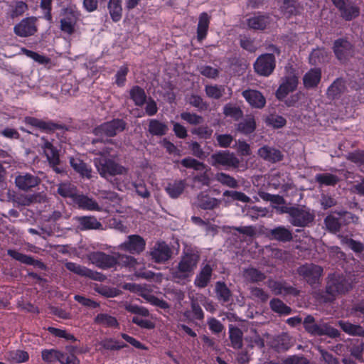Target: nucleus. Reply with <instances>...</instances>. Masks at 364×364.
I'll return each mask as SVG.
<instances>
[{"instance_id":"1","label":"nucleus","mask_w":364,"mask_h":364,"mask_svg":"<svg viewBox=\"0 0 364 364\" xmlns=\"http://www.w3.org/2000/svg\"><path fill=\"white\" fill-rule=\"evenodd\" d=\"M199 260V255L197 252L188 251L181 257L176 269L172 272L173 279L178 283H184L190 278L196 269Z\"/></svg>"},{"instance_id":"2","label":"nucleus","mask_w":364,"mask_h":364,"mask_svg":"<svg viewBox=\"0 0 364 364\" xmlns=\"http://www.w3.org/2000/svg\"><path fill=\"white\" fill-rule=\"evenodd\" d=\"M109 154L107 148L103 150L98 158L95 159V166L100 174L106 178L116 175H124L127 169L107 158Z\"/></svg>"},{"instance_id":"3","label":"nucleus","mask_w":364,"mask_h":364,"mask_svg":"<svg viewBox=\"0 0 364 364\" xmlns=\"http://www.w3.org/2000/svg\"><path fill=\"white\" fill-rule=\"evenodd\" d=\"M305 329L311 335L322 336L327 335L329 337L335 338L339 335L338 331L326 323H316L314 318L307 316L304 321Z\"/></svg>"},{"instance_id":"4","label":"nucleus","mask_w":364,"mask_h":364,"mask_svg":"<svg viewBox=\"0 0 364 364\" xmlns=\"http://www.w3.org/2000/svg\"><path fill=\"white\" fill-rule=\"evenodd\" d=\"M351 287L352 285L349 279L333 274L328 278L326 291L332 296H334L336 294H343L348 291Z\"/></svg>"},{"instance_id":"5","label":"nucleus","mask_w":364,"mask_h":364,"mask_svg":"<svg viewBox=\"0 0 364 364\" xmlns=\"http://www.w3.org/2000/svg\"><path fill=\"white\" fill-rule=\"evenodd\" d=\"M125 123L120 119H114L109 122L104 123L96 127L94 133L103 139L105 137L113 136L118 132L124 130Z\"/></svg>"},{"instance_id":"6","label":"nucleus","mask_w":364,"mask_h":364,"mask_svg":"<svg viewBox=\"0 0 364 364\" xmlns=\"http://www.w3.org/2000/svg\"><path fill=\"white\" fill-rule=\"evenodd\" d=\"M287 213L290 215V223L294 226H305L314 219V215L306 208H291Z\"/></svg>"},{"instance_id":"7","label":"nucleus","mask_w":364,"mask_h":364,"mask_svg":"<svg viewBox=\"0 0 364 364\" xmlns=\"http://www.w3.org/2000/svg\"><path fill=\"white\" fill-rule=\"evenodd\" d=\"M79 18V13L75 8L69 7L63 10L60 19V28L68 34L75 31V25Z\"/></svg>"},{"instance_id":"8","label":"nucleus","mask_w":364,"mask_h":364,"mask_svg":"<svg viewBox=\"0 0 364 364\" xmlns=\"http://www.w3.org/2000/svg\"><path fill=\"white\" fill-rule=\"evenodd\" d=\"M146 241L138 235L128 236L127 240L121 243L117 249L131 254H140L145 249Z\"/></svg>"},{"instance_id":"9","label":"nucleus","mask_w":364,"mask_h":364,"mask_svg":"<svg viewBox=\"0 0 364 364\" xmlns=\"http://www.w3.org/2000/svg\"><path fill=\"white\" fill-rule=\"evenodd\" d=\"M275 65L274 55L267 53L260 55L255 63L254 67L259 75L269 76L274 70Z\"/></svg>"},{"instance_id":"10","label":"nucleus","mask_w":364,"mask_h":364,"mask_svg":"<svg viewBox=\"0 0 364 364\" xmlns=\"http://www.w3.org/2000/svg\"><path fill=\"white\" fill-rule=\"evenodd\" d=\"M298 85V77L291 72L283 77L282 82L276 92L277 99L284 100L290 92L294 91Z\"/></svg>"},{"instance_id":"11","label":"nucleus","mask_w":364,"mask_h":364,"mask_svg":"<svg viewBox=\"0 0 364 364\" xmlns=\"http://www.w3.org/2000/svg\"><path fill=\"white\" fill-rule=\"evenodd\" d=\"M210 164L213 166L237 167L239 160L232 153L220 151L211 155Z\"/></svg>"},{"instance_id":"12","label":"nucleus","mask_w":364,"mask_h":364,"mask_svg":"<svg viewBox=\"0 0 364 364\" xmlns=\"http://www.w3.org/2000/svg\"><path fill=\"white\" fill-rule=\"evenodd\" d=\"M37 18L28 17L22 19L14 28L16 35L20 37H28L34 35L38 28L36 25Z\"/></svg>"},{"instance_id":"13","label":"nucleus","mask_w":364,"mask_h":364,"mask_svg":"<svg viewBox=\"0 0 364 364\" xmlns=\"http://www.w3.org/2000/svg\"><path fill=\"white\" fill-rule=\"evenodd\" d=\"M89 260L95 266L102 269H108L117 264L115 256L109 255L102 252H92L88 255Z\"/></svg>"},{"instance_id":"14","label":"nucleus","mask_w":364,"mask_h":364,"mask_svg":"<svg viewBox=\"0 0 364 364\" xmlns=\"http://www.w3.org/2000/svg\"><path fill=\"white\" fill-rule=\"evenodd\" d=\"M299 274L310 284H315L321 277L323 268L314 264H306L298 269Z\"/></svg>"},{"instance_id":"15","label":"nucleus","mask_w":364,"mask_h":364,"mask_svg":"<svg viewBox=\"0 0 364 364\" xmlns=\"http://www.w3.org/2000/svg\"><path fill=\"white\" fill-rule=\"evenodd\" d=\"M171 250L164 242H157L152 247L150 255L156 262H164L171 257Z\"/></svg>"},{"instance_id":"16","label":"nucleus","mask_w":364,"mask_h":364,"mask_svg":"<svg viewBox=\"0 0 364 364\" xmlns=\"http://www.w3.org/2000/svg\"><path fill=\"white\" fill-rule=\"evenodd\" d=\"M41 145V149L46 155L47 160L49 164L53 166L54 171L57 173H60L61 170L56 166L59 164V154L56 149L54 148L53 145L48 140H44Z\"/></svg>"},{"instance_id":"17","label":"nucleus","mask_w":364,"mask_h":364,"mask_svg":"<svg viewBox=\"0 0 364 364\" xmlns=\"http://www.w3.org/2000/svg\"><path fill=\"white\" fill-rule=\"evenodd\" d=\"M65 267L68 270L80 276H85L98 281H102L105 279V277L102 274L93 272L85 267L73 262H67L65 264Z\"/></svg>"},{"instance_id":"18","label":"nucleus","mask_w":364,"mask_h":364,"mask_svg":"<svg viewBox=\"0 0 364 364\" xmlns=\"http://www.w3.org/2000/svg\"><path fill=\"white\" fill-rule=\"evenodd\" d=\"M40 183V179L31 173H22L15 178L16 186L23 191H27L36 186Z\"/></svg>"},{"instance_id":"19","label":"nucleus","mask_w":364,"mask_h":364,"mask_svg":"<svg viewBox=\"0 0 364 364\" xmlns=\"http://www.w3.org/2000/svg\"><path fill=\"white\" fill-rule=\"evenodd\" d=\"M242 96L250 106L253 107L262 108L266 104L265 97L257 90H245L242 92Z\"/></svg>"},{"instance_id":"20","label":"nucleus","mask_w":364,"mask_h":364,"mask_svg":"<svg viewBox=\"0 0 364 364\" xmlns=\"http://www.w3.org/2000/svg\"><path fill=\"white\" fill-rule=\"evenodd\" d=\"M268 287L275 294H293L296 295L298 291L294 287L287 285L285 283L270 280L268 282Z\"/></svg>"},{"instance_id":"21","label":"nucleus","mask_w":364,"mask_h":364,"mask_svg":"<svg viewBox=\"0 0 364 364\" xmlns=\"http://www.w3.org/2000/svg\"><path fill=\"white\" fill-rule=\"evenodd\" d=\"M73 203L78 205L80 208L87 210H100L101 208L97 202L86 196L77 195Z\"/></svg>"},{"instance_id":"22","label":"nucleus","mask_w":364,"mask_h":364,"mask_svg":"<svg viewBox=\"0 0 364 364\" xmlns=\"http://www.w3.org/2000/svg\"><path fill=\"white\" fill-rule=\"evenodd\" d=\"M334 53L338 59L344 60L351 53L350 43L343 39L337 40L334 43Z\"/></svg>"},{"instance_id":"23","label":"nucleus","mask_w":364,"mask_h":364,"mask_svg":"<svg viewBox=\"0 0 364 364\" xmlns=\"http://www.w3.org/2000/svg\"><path fill=\"white\" fill-rule=\"evenodd\" d=\"M260 157L271 162H277L282 159V155L278 149L264 146L258 150Z\"/></svg>"},{"instance_id":"24","label":"nucleus","mask_w":364,"mask_h":364,"mask_svg":"<svg viewBox=\"0 0 364 364\" xmlns=\"http://www.w3.org/2000/svg\"><path fill=\"white\" fill-rule=\"evenodd\" d=\"M261 198L264 200H269L272 203L273 208H276L280 213H284L288 211V208L284 206V199L282 197L278 195H271L264 192L259 193Z\"/></svg>"},{"instance_id":"25","label":"nucleus","mask_w":364,"mask_h":364,"mask_svg":"<svg viewBox=\"0 0 364 364\" xmlns=\"http://www.w3.org/2000/svg\"><path fill=\"white\" fill-rule=\"evenodd\" d=\"M70 163L73 169L82 177L87 178L92 177V169L80 159L70 158Z\"/></svg>"},{"instance_id":"26","label":"nucleus","mask_w":364,"mask_h":364,"mask_svg":"<svg viewBox=\"0 0 364 364\" xmlns=\"http://www.w3.org/2000/svg\"><path fill=\"white\" fill-rule=\"evenodd\" d=\"M186 187V183L185 181L178 180L169 183L165 190L171 198H177L183 193Z\"/></svg>"},{"instance_id":"27","label":"nucleus","mask_w":364,"mask_h":364,"mask_svg":"<svg viewBox=\"0 0 364 364\" xmlns=\"http://www.w3.org/2000/svg\"><path fill=\"white\" fill-rule=\"evenodd\" d=\"M269 18L264 15H254L247 19V26L255 30H262L269 24Z\"/></svg>"},{"instance_id":"28","label":"nucleus","mask_w":364,"mask_h":364,"mask_svg":"<svg viewBox=\"0 0 364 364\" xmlns=\"http://www.w3.org/2000/svg\"><path fill=\"white\" fill-rule=\"evenodd\" d=\"M321 72L319 69H311L304 76V85L310 88L316 86L321 80Z\"/></svg>"},{"instance_id":"29","label":"nucleus","mask_w":364,"mask_h":364,"mask_svg":"<svg viewBox=\"0 0 364 364\" xmlns=\"http://www.w3.org/2000/svg\"><path fill=\"white\" fill-rule=\"evenodd\" d=\"M212 268L208 264L205 265L196 277L194 282L196 286L200 288L206 287L210 280Z\"/></svg>"},{"instance_id":"30","label":"nucleus","mask_w":364,"mask_h":364,"mask_svg":"<svg viewBox=\"0 0 364 364\" xmlns=\"http://www.w3.org/2000/svg\"><path fill=\"white\" fill-rule=\"evenodd\" d=\"M95 323L108 328H118L117 318L107 314H100L95 318Z\"/></svg>"},{"instance_id":"31","label":"nucleus","mask_w":364,"mask_h":364,"mask_svg":"<svg viewBox=\"0 0 364 364\" xmlns=\"http://www.w3.org/2000/svg\"><path fill=\"white\" fill-rule=\"evenodd\" d=\"M210 18L206 13H202L199 17V21L197 29V37L198 41L203 40L207 34Z\"/></svg>"},{"instance_id":"32","label":"nucleus","mask_w":364,"mask_h":364,"mask_svg":"<svg viewBox=\"0 0 364 364\" xmlns=\"http://www.w3.org/2000/svg\"><path fill=\"white\" fill-rule=\"evenodd\" d=\"M270 235L272 238L282 242L290 241L292 239L291 232L282 226L272 229Z\"/></svg>"},{"instance_id":"33","label":"nucleus","mask_w":364,"mask_h":364,"mask_svg":"<svg viewBox=\"0 0 364 364\" xmlns=\"http://www.w3.org/2000/svg\"><path fill=\"white\" fill-rule=\"evenodd\" d=\"M77 220L82 230L100 229L102 228V224L95 217H79L77 218Z\"/></svg>"},{"instance_id":"34","label":"nucleus","mask_w":364,"mask_h":364,"mask_svg":"<svg viewBox=\"0 0 364 364\" xmlns=\"http://www.w3.org/2000/svg\"><path fill=\"white\" fill-rule=\"evenodd\" d=\"M229 337L232 348L239 349L242 347V333L240 328L230 326L229 328Z\"/></svg>"},{"instance_id":"35","label":"nucleus","mask_w":364,"mask_h":364,"mask_svg":"<svg viewBox=\"0 0 364 364\" xmlns=\"http://www.w3.org/2000/svg\"><path fill=\"white\" fill-rule=\"evenodd\" d=\"M108 9L112 19L117 22L122 18V9L120 0H109Z\"/></svg>"},{"instance_id":"36","label":"nucleus","mask_w":364,"mask_h":364,"mask_svg":"<svg viewBox=\"0 0 364 364\" xmlns=\"http://www.w3.org/2000/svg\"><path fill=\"white\" fill-rule=\"evenodd\" d=\"M168 130V126L156 119H151L149 122V131L153 135L162 136L166 134Z\"/></svg>"},{"instance_id":"37","label":"nucleus","mask_w":364,"mask_h":364,"mask_svg":"<svg viewBox=\"0 0 364 364\" xmlns=\"http://www.w3.org/2000/svg\"><path fill=\"white\" fill-rule=\"evenodd\" d=\"M58 193L64 198H70L73 201L77 195L75 186L70 183H60L58 188Z\"/></svg>"},{"instance_id":"38","label":"nucleus","mask_w":364,"mask_h":364,"mask_svg":"<svg viewBox=\"0 0 364 364\" xmlns=\"http://www.w3.org/2000/svg\"><path fill=\"white\" fill-rule=\"evenodd\" d=\"M339 326L349 335L364 337V329L359 325H354L348 322L340 321Z\"/></svg>"},{"instance_id":"39","label":"nucleus","mask_w":364,"mask_h":364,"mask_svg":"<svg viewBox=\"0 0 364 364\" xmlns=\"http://www.w3.org/2000/svg\"><path fill=\"white\" fill-rule=\"evenodd\" d=\"M243 277L247 281L251 282H260L264 280L265 278L264 273L253 267L245 269L243 272Z\"/></svg>"},{"instance_id":"40","label":"nucleus","mask_w":364,"mask_h":364,"mask_svg":"<svg viewBox=\"0 0 364 364\" xmlns=\"http://www.w3.org/2000/svg\"><path fill=\"white\" fill-rule=\"evenodd\" d=\"M256 123L253 117L249 116L237 126V130L242 134H248L255 131Z\"/></svg>"},{"instance_id":"41","label":"nucleus","mask_w":364,"mask_h":364,"mask_svg":"<svg viewBox=\"0 0 364 364\" xmlns=\"http://www.w3.org/2000/svg\"><path fill=\"white\" fill-rule=\"evenodd\" d=\"M28 353L21 350H12L6 355L8 360L16 363H24L28 360Z\"/></svg>"},{"instance_id":"42","label":"nucleus","mask_w":364,"mask_h":364,"mask_svg":"<svg viewBox=\"0 0 364 364\" xmlns=\"http://www.w3.org/2000/svg\"><path fill=\"white\" fill-rule=\"evenodd\" d=\"M316 181L320 185L334 186L338 182V178L331 173H319L315 176Z\"/></svg>"},{"instance_id":"43","label":"nucleus","mask_w":364,"mask_h":364,"mask_svg":"<svg viewBox=\"0 0 364 364\" xmlns=\"http://www.w3.org/2000/svg\"><path fill=\"white\" fill-rule=\"evenodd\" d=\"M116 258L117 264L129 269H136L139 264L136 259L132 256L117 254Z\"/></svg>"},{"instance_id":"44","label":"nucleus","mask_w":364,"mask_h":364,"mask_svg":"<svg viewBox=\"0 0 364 364\" xmlns=\"http://www.w3.org/2000/svg\"><path fill=\"white\" fill-rule=\"evenodd\" d=\"M130 97L136 105H142L146 100L144 90L139 86L133 87L130 90Z\"/></svg>"},{"instance_id":"45","label":"nucleus","mask_w":364,"mask_h":364,"mask_svg":"<svg viewBox=\"0 0 364 364\" xmlns=\"http://www.w3.org/2000/svg\"><path fill=\"white\" fill-rule=\"evenodd\" d=\"M21 52L26 55L27 57L33 59L34 61L46 65L50 62V59L44 55H40L36 52L22 48Z\"/></svg>"},{"instance_id":"46","label":"nucleus","mask_w":364,"mask_h":364,"mask_svg":"<svg viewBox=\"0 0 364 364\" xmlns=\"http://www.w3.org/2000/svg\"><path fill=\"white\" fill-rule=\"evenodd\" d=\"M327 56L326 52L323 48L314 50L309 56V61L313 65H316L325 61Z\"/></svg>"},{"instance_id":"47","label":"nucleus","mask_w":364,"mask_h":364,"mask_svg":"<svg viewBox=\"0 0 364 364\" xmlns=\"http://www.w3.org/2000/svg\"><path fill=\"white\" fill-rule=\"evenodd\" d=\"M270 306L274 311L278 314H289L291 312V309L277 299H272L270 301Z\"/></svg>"},{"instance_id":"48","label":"nucleus","mask_w":364,"mask_h":364,"mask_svg":"<svg viewBox=\"0 0 364 364\" xmlns=\"http://www.w3.org/2000/svg\"><path fill=\"white\" fill-rule=\"evenodd\" d=\"M215 179L219 181L223 185L227 186L230 188H237V181L232 178V176L224 173H218L215 176Z\"/></svg>"},{"instance_id":"49","label":"nucleus","mask_w":364,"mask_h":364,"mask_svg":"<svg viewBox=\"0 0 364 364\" xmlns=\"http://www.w3.org/2000/svg\"><path fill=\"white\" fill-rule=\"evenodd\" d=\"M181 163L184 167L193 168L196 171L203 170L205 168V165L203 163L191 157L183 159L181 160Z\"/></svg>"},{"instance_id":"50","label":"nucleus","mask_w":364,"mask_h":364,"mask_svg":"<svg viewBox=\"0 0 364 364\" xmlns=\"http://www.w3.org/2000/svg\"><path fill=\"white\" fill-rule=\"evenodd\" d=\"M41 354L43 360L47 363L59 362L60 352L57 350H44Z\"/></svg>"},{"instance_id":"51","label":"nucleus","mask_w":364,"mask_h":364,"mask_svg":"<svg viewBox=\"0 0 364 364\" xmlns=\"http://www.w3.org/2000/svg\"><path fill=\"white\" fill-rule=\"evenodd\" d=\"M286 119L279 115L272 114L266 119V123L274 128L279 129L283 127L286 124Z\"/></svg>"},{"instance_id":"52","label":"nucleus","mask_w":364,"mask_h":364,"mask_svg":"<svg viewBox=\"0 0 364 364\" xmlns=\"http://www.w3.org/2000/svg\"><path fill=\"white\" fill-rule=\"evenodd\" d=\"M223 196L230 198L233 200H239L243 203H248L250 201V198L247 196L238 191H225L223 193Z\"/></svg>"},{"instance_id":"53","label":"nucleus","mask_w":364,"mask_h":364,"mask_svg":"<svg viewBox=\"0 0 364 364\" xmlns=\"http://www.w3.org/2000/svg\"><path fill=\"white\" fill-rule=\"evenodd\" d=\"M216 292L218 296L223 301H229L230 297V291L224 283L217 282L216 284Z\"/></svg>"},{"instance_id":"54","label":"nucleus","mask_w":364,"mask_h":364,"mask_svg":"<svg viewBox=\"0 0 364 364\" xmlns=\"http://www.w3.org/2000/svg\"><path fill=\"white\" fill-rule=\"evenodd\" d=\"M293 343L294 341L290 336L288 333H284L279 337V343L275 346V347L278 350H287L293 344Z\"/></svg>"},{"instance_id":"55","label":"nucleus","mask_w":364,"mask_h":364,"mask_svg":"<svg viewBox=\"0 0 364 364\" xmlns=\"http://www.w3.org/2000/svg\"><path fill=\"white\" fill-rule=\"evenodd\" d=\"M59 363L60 364H79L80 361L72 353L60 352Z\"/></svg>"},{"instance_id":"56","label":"nucleus","mask_w":364,"mask_h":364,"mask_svg":"<svg viewBox=\"0 0 364 364\" xmlns=\"http://www.w3.org/2000/svg\"><path fill=\"white\" fill-rule=\"evenodd\" d=\"M342 13L343 17L346 20H351L358 15V9L357 7L353 6H343V9H340Z\"/></svg>"},{"instance_id":"57","label":"nucleus","mask_w":364,"mask_h":364,"mask_svg":"<svg viewBox=\"0 0 364 364\" xmlns=\"http://www.w3.org/2000/svg\"><path fill=\"white\" fill-rule=\"evenodd\" d=\"M210 170V168L205 166V169L200 170V171H203V173L197 175L194 177V181L198 182L203 186H209L211 182V179L208 173Z\"/></svg>"},{"instance_id":"58","label":"nucleus","mask_w":364,"mask_h":364,"mask_svg":"<svg viewBox=\"0 0 364 364\" xmlns=\"http://www.w3.org/2000/svg\"><path fill=\"white\" fill-rule=\"evenodd\" d=\"M243 212L246 213V215H249L251 218L257 219L260 216H264L267 211L264 209L252 206L251 208H245Z\"/></svg>"},{"instance_id":"59","label":"nucleus","mask_w":364,"mask_h":364,"mask_svg":"<svg viewBox=\"0 0 364 364\" xmlns=\"http://www.w3.org/2000/svg\"><path fill=\"white\" fill-rule=\"evenodd\" d=\"M102 346L105 349L118 350L125 348L127 346L124 343H121L113 338L105 339L102 341Z\"/></svg>"},{"instance_id":"60","label":"nucleus","mask_w":364,"mask_h":364,"mask_svg":"<svg viewBox=\"0 0 364 364\" xmlns=\"http://www.w3.org/2000/svg\"><path fill=\"white\" fill-rule=\"evenodd\" d=\"M251 333L252 336H247L245 341L250 343L251 347L258 346L262 348L264 346V342L257 333L253 329L251 330Z\"/></svg>"},{"instance_id":"61","label":"nucleus","mask_w":364,"mask_h":364,"mask_svg":"<svg viewBox=\"0 0 364 364\" xmlns=\"http://www.w3.org/2000/svg\"><path fill=\"white\" fill-rule=\"evenodd\" d=\"M205 92L208 97L218 99L222 96L224 89L221 86L210 85L206 86Z\"/></svg>"},{"instance_id":"62","label":"nucleus","mask_w":364,"mask_h":364,"mask_svg":"<svg viewBox=\"0 0 364 364\" xmlns=\"http://www.w3.org/2000/svg\"><path fill=\"white\" fill-rule=\"evenodd\" d=\"M8 254L14 259L23 263L28 264H33V259L32 257L23 255L16 250H9L8 251Z\"/></svg>"},{"instance_id":"63","label":"nucleus","mask_w":364,"mask_h":364,"mask_svg":"<svg viewBox=\"0 0 364 364\" xmlns=\"http://www.w3.org/2000/svg\"><path fill=\"white\" fill-rule=\"evenodd\" d=\"M48 331L50 333L53 334L54 336L59 337V338H65L67 341H75V340L73 335L68 333L66 331L63 330V329L56 328L54 327H49Z\"/></svg>"},{"instance_id":"64","label":"nucleus","mask_w":364,"mask_h":364,"mask_svg":"<svg viewBox=\"0 0 364 364\" xmlns=\"http://www.w3.org/2000/svg\"><path fill=\"white\" fill-rule=\"evenodd\" d=\"M199 201L200 205L204 209L213 208L218 205V201L215 198L208 196H199Z\"/></svg>"}]
</instances>
